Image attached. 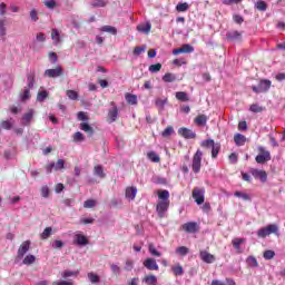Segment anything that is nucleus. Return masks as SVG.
Instances as JSON below:
<instances>
[{
	"label": "nucleus",
	"mask_w": 285,
	"mask_h": 285,
	"mask_svg": "<svg viewBox=\"0 0 285 285\" xmlns=\"http://www.w3.org/2000/svg\"><path fill=\"white\" fill-rule=\"evenodd\" d=\"M234 141L236 146H244L246 144V136L242 134H235Z\"/></svg>",
	"instance_id": "obj_27"
},
{
	"label": "nucleus",
	"mask_w": 285,
	"mask_h": 285,
	"mask_svg": "<svg viewBox=\"0 0 285 285\" xmlns=\"http://www.w3.org/2000/svg\"><path fill=\"white\" fill-rule=\"evenodd\" d=\"M52 285H75V284L70 281H56L52 283Z\"/></svg>",
	"instance_id": "obj_64"
},
{
	"label": "nucleus",
	"mask_w": 285,
	"mask_h": 285,
	"mask_svg": "<svg viewBox=\"0 0 285 285\" xmlns=\"http://www.w3.org/2000/svg\"><path fill=\"white\" fill-rule=\"evenodd\" d=\"M244 242H246V239H244V238H234L232 240V244H233L234 248H236V250H239L242 248V244H244Z\"/></svg>",
	"instance_id": "obj_41"
},
{
	"label": "nucleus",
	"mask_w": 285,
	"mask_h": 285,
	"mask_svg": "<svg viewBox=\"0 0 285 285\" xmlns=\"http://www.w3.org/2000/svg\"><path fill=\"white\" fill-rule=\"evenodd\" d=\"M267 8H268V6L262 0H259L255 3V9L259 10L261 12H266Z\"/></svg>",
	"instance_id": "obj_40"
},
{
	"label": "nucleus",
	"mask_w": 285,
	"mask_h": 285,
	"mask_svg": "<svg viewBox=\"0 0 285 285\" xmlns=\"http://www.w3.org/2000/svg\"><path fill=\"white\" fill-rule=\"evenodd\" d=\"M94 174L100 179L106 178V173H104V167L101 165L95 166Z\"/></svg>",
	"instance_id": "obj_31"
},
{
	"label": "nucleus",
	"mask_w": 285,
	"mask_h": 285,
	"mask_svg": "<svg viewBox=\"0 0 285 285\" xmlns=\"http://www.w3.org/2000/svg\"><path fill=\"white\" fill-rule=\"evenodd\" d=\"M249 173L255 179H259L263 184L268 179V174H266L265 170L252 168Z\"/></svg>",
	"instance_id": "obj_9"
},
{
	"label": "nucleus",
	"mask_w": 285,
	"mask_h": 285,
	"mask_svg": "<svg viewBox=\"0 0 285 285\" xmlns=\"http://www.w3.org/2000/svg\"><path fill=\"white\" fill-rule=\"evenodd\" d=\"M144 52H146V46H141V47H136L134 49V55L136 57H139V55H144Z\"/></svg>",
	"instance_id": "obj_56"
},
{
	"label": "nucleus",
	"mask_w": 285,
	"mask_h": 285,
	"mask_svg": "<svg viewBox=\"0 0 285 285\" xmlns=\"http://www.w3.org/2000/svg\"><path fill=\"white\" fill-rule=\"evenodd\" d=\"M61 75H63V68H61V66H58L55 69L45 70V77H48L49 79H57L58 77H61Z\"/></svg>",
	"instance_id": "obj_10"
},
{
	"label": "nucleus",
	"mask_w": 285,
	"mask_h": 285,
	"mask_svg": "<svg viewBox=\"0 0 285 285\" xmlns=\"http://www.w3.org/2000/svg\"><path fill=\"white\" fill-rule=\"evenodd\" d=\"M234 196L244 199V202H250V196L244 191H236Z\"/></svg>",
	"instance_id": "obj_46"
},
{
	"label": "nucleus",
	"mask_w": 285,
	"mask_h": 285,
	"mask_svg": "<svg viewBox=\"0 0 285 285\" xmlns=\"http://www.w3.org/2000/svg\"><path fill=\"white\" fill-rule=\"evenodd\" d=\"M51 39L55 46H59V43H61V33L59 32L58 29L51 30Z\"/></svg>",
	"instance_id": "obj_22"
},
{
	"label": "nucleus",
	"mask_w": 285,
	"mask_h": 285,
	"mask_svg": "<svg viewBox=\"0 0 285 285\" xmlns=\"http://www.w3.org/2000/svg\"><path fill=\"white\" fill-rule=\"evenodd\" d=\"M72 139L75 144H81V141H86V136H83L81 131H77L76 134H73Z\"/></svg>",
	"instance_id": "obj_36"
},
{
	"label": "nucleus",
	"mask_w": 285,
	"mask_h": 285,
	"mask_svg": "<svg viewBox=\"0 0 285 285\" xmlns=\"http://www.w3.org/2000/svg\"><path fill=\"white\" fill-rule=\"evenodd\" d=\"M176 80L177 76H175V73L167 72L163 76V81H165V83H173V81Z\"/></svg>",
	"instance_id": "obj_32"
},
{
	"label": "nucleus",
	"mask_w": 285,
	"mask_h": 285,
	"mask_svg": "<svg viewBox=\"0 0 285 285\" xmlns=\"http://www.w3.org/2000/svg\"><path fill=\"white\" fill-rule=\"evenodd\" d=\"M168 105V98H156L155 106L158 108L159 112H164L166 110V106Z\"/></svg>",
	"instance_id": "obj_19"
},
{
	"label": "nucleus",
	"mask_w": 285,
	"mask_h": 285,
	"mask_svg": "<svg viewBox=\"0 0 285 285\" xmlns=\"http://www.w3.org/2000/svg\"><path fill=\"white\" fill-rule=\"evenodd\" d=\"M110 268H111V273L114 275H121V267H119V265L117 264H111L110 265Z\"/></svg>",
	"instance_id": "obj_55"
},
{
	"label": "nucleus",
	"mask_w": 285,
	"mask_h": 285,
	"mask_svg": "<svg viewBox=\"0 0 285 285\" xmlns=\"http://www.w3.org/2000/svg\"><path fill=\"white\" fill-rule=\"evenodd\" d=\"M249 110L250 112H263L264 111V108L263 107H259V105H252L249 107Z\"/></svg>",
	"instance_id": "obj_61"
},
{
	"label": "nucleus",
	"mask_w": 285,
	"mask_h": 285,
	"mask_svg": "<svg viewBox=\"0 0 285 285\" xmlns=\"http://www.w3.org/2000/svg\"><path fill=\"white\" fill-rule=\"evenodd\" d=\"M227 41H242V32L237 30L228 31L227 32Z\"/></svg>",
	"instance_id": "obj_20"
},
{
	"label": "nucleus",
	"mask_w": 285,
	"mask_h": 285,
	"mask_svg": "<svg viewBox=\"0 0 285 285\" xmlns=\"http://www.w3.org/2000/svg\"><path fill=\"white\" fill-rule=\"evenodd\" d=\"M35 71H30L27 75V86L23 88V90L19 94V98L22 101H28L30 99V90L35 88Z\"/></svg>",
	"instance_id": "obj_2"
},
{
	"label": "nucleus",
	"mask_w": 285,
	"mask_h": 285,
	"mask_svg": "<svg viewBox=\"0 0 285 285\" xmlns=\"http://www.w3.org/2000/svg\"><path fill=\"white\" fill-rule=\"evenodd\" d=\"M183 230H185V233H197V230H199V225L195 222H188L183 224L181 226Z\"/></svg>",
	"instance_id": "obj_14"
},
{
	"label": "nucleus",
	"mask_w": 285,
	"mask_h": 285,
	"mask_svg": "<svg viewBox=\"0 0 285 285\" xmlns=\"http://www.w3.org/2000/svg\"><path fill=\"white\" fill-rule=\"evenodd\" d=\"M100 30L101 32H109V35H117V28L112 26H104Z\"/></svg>",
	"instance_id": "obj_44"
},
{
	"label": "nucleus",
	"mask_w": 285,
	"mask_h": 285,
	"mask_svg": "<svg viewBox=\"0 0 285 285\" xmlns=\"http://www.w3.org/2000/svg\"><path fill=\"white\" fill-rule=\"evenodd\" d=\"M126 198L129 199V202H132V199H135V197H137V187H128L126 189Z\"/></svg>",
	"instance_id": "obj_23"
},
{
	"label": "nucleus",
	"mask_w": 285,
	"mask_h": 285,
	"mask_svg": "<svg viewBox=\"0 0 285 285\" xmlns=\"http://www.w3.org/2000/svg\"><path fill=\"white\" fill-rule=\"evenodd\" d=\"M150 30H153V24L150 22H144L137 26V31L142 35H150Z\"/></svg>",
	"instance_id": "obj_18"
},
{
	"label": "nucleus",
	"mask_w": 285,
	"mask_h": 285,
	"mask_svg": "<svg viewBox=\"0 0 285 285\" xmlns=\"http://www.w3.org/2000/svg\"><path fill=\"white\" fill-rule=\"evenodd\" d=\"M73 244H77V246H88L89 240L83 234H76L73 236Z\"/></svg>",
	"instance_id": "obj_15"
},
{
	"label": "nucleus",
	"mask_w": 285,
	"mask_h": 285,
	"mask_svg": "<svg viewBox=\"0 0 285 285\" xmlns=\"http://www.w3.org/2000/svg\"><path fill=\"white\" fill-rule=\"evenodd\" d=\"M33 117H35V109H30L28 114H24L22 116V120H21L22 126H30V121H32Z\"/></svg>",
	"instance_id": "obj_21"
},
{
	"label": "nucleus",
	"mask_w": 285,
	"mask_h": 285,
	"mask_svg": "<svg viewBox=\"0 0 285 285\" xmlns=\"http://www.w3.org/2000/svg\"><path fill=\"white\" fill-rule=\"evenodd\" d=\"M95 206H97V200L95 199H87L83 203V208H95Z\"/></svg>",
	"instance_id": "obj_50"
},
{
	"label": "nucleus",
	"mask_w": 285,
	"mask_h": 285,
	"mask_svg": "<svg viewBox=\"0 0 285 285\" xmlns=\"http://www.w3.org/2000/svg\"><path fill=\"white\" fill-rule=\"evenodd\" d=\"M176 253H178V255H183V257H185V255L188 253V247L186 246H180L176 249Z\"/></svg>",
	"instance_id": "obj_63"
},
{
	"label": "nucleus",
	"mask_w": 285,
	"mask_h": 285,
	"mask_svg": "<svg viewBox=\"0 0 285 285\" xmlns=\"http://www.w3.org/2000/svg\"><path fill=\"white\" fill-rule=\"evenodd\" d=\"M108 117L110 119V124L117 121V117H119V109H117V107L110 109L108 112Z\"/></svg>",
	"instance_id": "obj_26"
},
{
	"label": "nucleus",
	"mask_w": 285,
	"mask_h": 285,
	"mask_svg": "<svg viewBox=\"0 0 285 285\" xmlns=\"http://www.w3.org/2000/svg\"><path fill=\"white\" fill-rule=\"evenodd\" d=\"M78 276H79V271H68V269H66L61 273L62 279H68L70 277H78Z\"/></svg>",
	"instance_id": "obj_25"
},
{
	"label": "nucleus",
	"mask_w": 285,
	"mask_h": 285,
	"mask_svg": "<svg viewBox=\"0 0 285 285\" xmlns=\"http://www.w3.org/2000/svg\"><path fill=\"white\" fill-rule=\"evenodd\" d=\"M176 99H178V101H189L190 98H188L186 91H178L176 92Z\"/></svg>",
	"instance_id": "obj_39"
},
{
	"label": "nucleus",
	"mask_w": 285,
	"mask_h": 285,
	"mask_svg": "<svg viewBox=\"0 0 285 285\" xmlns=\"http://www.w3.org/2000/svg\"><path fill=\"white\" fill-rule=\"evenodd\" d=\"M149 253L154 257H161V253L158 252L157 248H155V245H153V244L149 245Z\"/></svg>",
	"instance_id": "obj_51"
},
{
	"label": "nucleus",
	"mask_w": 285,
	"mask_h": 285,
	"mask_svg": "<svg viewBox=\"0 0 285 285\" xmlns=\"http://www.w3.org/2000/svg\"><path fill=\"white\" fill-rule=\"evenodd\" d=\"M28 250H30V240H24L18 249L17 258L23 259V257L26 256V253H28Z\"/></svg>",
	"instance_id": "obj_12"
},
{
	"label": "nucleus",
	"mask_w": 285,
	"mask_h": 285,
	"mask_svg": "<svg viewBox=\"0 0 285 285\" xmlns=\"http://www.w3.org/2000/svg\"><path fill=\"white\" fill-rule=\"evenodd\" d=\"M202 148H212V157L213 159H217V155H219V150H222V145L215 142L213 139L202 140Z\"/></svg>",
	"instance_id": "obj_3"
},
{
	"label": "nucleus",
	"mask_w": 285,
	"mask_h": 285,
	"mask_svg": "<svg viewBox=\"0 0 285 285\" xmlns=\"http://www.w3.org/2000/svg\"><path fill=\"white\" fill-rule=\"evenodd\" d=\"M87 277L90 284H99V282H101V277H99V275L95 274L94 272L88 273Z\"/></svg>",
	"instance_id": "obj_29"
},
{
	"label": "nucleus",
	"mask_w": 285,
	"mask_h": 285,
	"mask_svg": "<svg viewBox=\"0 0 285 285\" xmlns=\"http://www.w3.org/2000/svg\"><path fill=\"white\" fill-rule=\"evenodd\" d=\"M158 199L156 212L158 217L164 219L166 213H168V208H170V191L166 189L158 191Z\"/></svg>",
	"instance_id": "obj_1"
},
{
	"label": "nucleus",
	"mask_w": 285,
	"mask_h": 285,
	"mask_svg": "<svg viewBox=\"0 0 285 285\" xmlns=\"http://www.w3.org/2000/svg\"><path fill=\"white\" fill-rule=\"evenodd\" d=\"M45 6L48 10H55L57 8V1L55 0H45Z\"/></svg>",
	"instance_id": "obj_49"
},
{
	"label": "nucleus",
	"mask_w": 285,
	"mask_h": 285,
	"mask_svg": "<svg viewBox=\"0 0 285 285\" xmlns=\"http://www.w3.org/2000/svg\"><path fill=\"white\" fill-rule=\"evenodd\" d=\"M272 83L273 82H271V80L263 79V80L259 81L258 86H252V90L256 95H259L262 92H268V90H271Z\"/></svg>",
	"instance_id": "obj_5"
},
{
	"label": "nucleus",
	"mask_w": 285,
	"mask_h": 285,
	"mask_svg": "<svg viewBox=\"0 0 285 285\" xmlns=\"http://www.w3.org/2000/svg\"><path fill=\"white\" fill-rule=\"evenodd\" d=\"M199 256H200V259L205 262V264H213L215 262V255L206 250H202Z\"/></svg>",
	"instance_id": "obj_17"
},
{
	"label": "nucleus",
	"mask_w": 285,
	"mask_h": 285,
	"mask_svg": "<svg viewBox=\"0 0 285 285\" xmlns=\"http://www.w3.org/2000/svg\"><path fill=\"white\" fill-rule=\"evenodd\" d=\"M31 21L37 22L39 21V12L36 9H32L29 13Z\"/></svg>",
	"instance_id": "obj_59"
},
{
	"label": "nucleus",
	"mask_w": 285,
	"mask_h": 285,
	"mask_svg": "<svg viewBox=\"0 0 285 285\" xmlns=\"http://www.w3.org/2000/svg\"><path fill=\"white\" fill-rule=\"evenodd\" d=\"M52 168L53 170H63V168H66V160L58 159L57 163L51 161L49 165L46 166L47 173L48 174L52 173Z\"/></svg>",
	"instance_id": "obj_8"
},
{
	"label": "nucleus",
	"mask_w": 285,
	"mask_h": 285,
	"mask_svg": "<svg viewBox=\"0 0 285 285\" xmlns=\"http://www.w3.org/2000/svg\"><path fill=\"white\" fill-rule=\"evenodd\" d=\"M147 157L150 161H154V164H159V155H157V153L155 151H149L147 154Z\"/></svg>",
	"instance_id": "obj_45"
},
{
	"label": "nucleus",
	"mask_w": 285,
	"mask_h": 285,
	"mask_svg": "<svg viewBox=\"0 0 285 285\" xmlns=\"http://www.w3.org/2000/svg\"><path fill=\"white\" fill-rule=\"evenodd\" d=\"M1 128H3L4 130H10L12 128V121L10 120H3L1 122Z\"/></svg>",
	"instance_id": "obj_62"
},
{
	"label": "nucleus",
	"mask_w": 285,
	"mask_h": 285,
	"mask_svg": "<svg viewBox=\"0 0 285 285\" xmlns=\"http://www.w3.org/2000/svg\"><path fill=\"white\" fill-rule=\"evenodd\" d=\"M262 154L256 156L257 164H266V161H271V151H264V147H259Z\"/></svg>",
	"instance_id": "obj_11"
},
{
	"label": "nucleus",
	"mask_w": 285,
	"mask_h": 285,
	"mask_svg": "<svg viewBox=\"0 0 285 285\" xmlns=\"http://www.w3.org/2000/svg\"><path fill=\"white\" fill-rule=\"evenodd\" d=\"M40 193L41 197H43L45 199H48L50 197V188H48L47 185L41 187Z\"/></svg>",
	"instance_id": "obj_47"
},
{
	"label": "nucleus",
	"mask_w": 285,
	"mask_h": 285,
	"mask_svg": "<svg viewBox=\"0 0 285 285\" xmlns=\"http://www.w3.org/2000/svg\"><path fill=\"white\" fill-rule=\"evenodd\" d=\"M277 233H279V227L276 224H271L267 227L258 229L257 236L264 239L268 237V235H277Z\"/></svg>",
	"instance_id": "obj_4"
},
{
	"label": "nucleus",
	"mask_w": 285,
	"mask_h": 285,
	"mask_svg": "<svg viewBox=\"0 0 285 285\" xmlns=\"http://www.w3.org/2000/svg\"><path fill=\"white\" fill-rule=\"evenodd\" d=\"M125 99H126L127 104H129L130 106H137V96L136 95L127 94L125 96Z\"/></svg>",
	"instance_id": "obj_35"
},
{
	"label": "nucleus",
	"mask_w": 285,
	"mask_h": 285,
	"mask_svg": "<svg viewBox=\"0 0 285 285\" xmlns=\"http://www.w3.org/2000/svg\"><path fill=\"white\" fill-rule=\"evenodd\" d=\"M189 9H190V6L187 2L178 3L176 6L177 12H188Z\"/></svg>",
	"instance_id": "obj_37"
},
{
	"label": "nucleus",
	"mask_w": 285,
	"mask_h": 285,
	"mask_svg": "<svg viewBox=\"0 0 285 285\" xmlns=\"http://www.w3.org/2000/svg\"><path fill=\"white\" fill-rule=\"evenodd\" d=\"M202 157H204V153L200 149H197L193 157V163H191V170L197 175L199 170H202Z\"/></svg>",
	"instance_id": "obj_6"
},
{
	"label": "nucleus",
	"mask_w": 285,
	"mask_h": 285,
	"mask_svg": "<svg viewBox=\"0 0 285 285\" xmlns=\"http://www.w3.org/2000/svg\"><path fill=\"white\" fill-rule=\"evenodd\" d=\"M33 262H37V257H35L32 254H29L24 257L22 264H24V266H30Z\"/></svg>",
	"instance_id": "obj_38"
},
{
	"label": "nucleus",
	"mask_w": 285,
	"mask_h": 285,
	"mask_svg": "<svg viewBox=\"0 0 285 285\" xmlns=\"http://www.w3.org/2000/svg\"><path fill=\"white\" fill-rule=\"evenodd\" d=\"M161 70V63L150 65L149 66V72L155 73L159 72Z\"/></svg>",
	"instance_id": "obj_57"
},
{
	"label": "nucleus",
	"mask_w": 285,
	"mask_h": 285,
	"mask_svg": "<svg viewBox=\"0 0 285 285\" xmlns=\"http://www.w3.org/2000/svg\"><path fill=\"white\" fill-rule=\"evenodd\" d=\"M80 130H83V132H87L89 137H92L95 135V129L88 122H81L80 124Z\"/></svg>",
	"instance_id": "obj_24"
},
{
	"label": "nucleus",
	"mask_w": 285,
	"mask_h": 285,
	"mask_svg": "<svg viewBox=\"0 0 285 285\" xmlns=\"http://www.w3.org/2000/svg\"><path fill=\"white\" fill-rule=\"evenodd\" d=\"M173 132H175V129H173V127H167L163 132L161 136L163 137H170V135H173Z\"/></svg>",
	"instance_id": "obj_60"
},
{
	"label": "nucleus",
	"mask_w": 285,
	"mask_h": 285,
	"mask_svg": "<svg viewBox=\"0 0 285 285\" xmlns=\"http://www.w3.org/2000/svg\"><path fill=\"white\" fill-rule=\"evenodd\" d=\"M207 121L208 117H206V115H199L195 118V124H197V126H206Z\"/></svg>",
	"instance_id": "obj_34"
},
{
	"label": "nucleus",
	"mask_w": 285,
	"mask_h": 285,
	"mask_svg": "<svg viewBox=\"0 0 285 285\" xmlns=\"http://www.w3.org/2000/svg\"><path fill=\"white\" fill-rule=\"evenodd\" d=\"M246 264L249 266V268H257L259 266V263L257 262V258L255 256H248L246 258Z\"/></svg>",
	"instance_id": "obj_28"
},
{
	"label": "nucleus",
	"mask_w": 285,
	"mask_h": 285,
	"mask_svg": "<svg viewBox=\"0 0 285 285\" xmlns=\"http://www.w3.org/2000/svg\"><path fill=\"white\" fill-rule=\"evenodd\" d=\"M46 99H48V91L47 90L39 91L37 95V101L41 104L46 101Z\"/></svg>",
	"instance_id": "obj_43"
},
{
	"label": "nucleus",
	"mask_w": 285,
	"mask_h": 285,
	"mask_svg": "<svg viewBox=\"0 0 285 285\" xmlns=\"http://www.w3.org/2000/svg\"><path fill=\"white\" fill-rule=\"evenodd\" d=\"M263 257L264 259H273V257H275V252L267 249L264 252Z\"/></svg>",
	"instance_id": "obj_58"
},
{
	"label": "nucleus",
	"mask_w": 285,
	"mask_h": 285,
	"mask_svg": "<svg viewBox=\"0 0 285 285\" xmlns=\"http://www.w3.org/2000/svg\"><path fill=\"white\" fill-rule=\"evenodd\" d=\"M50 235H52V227H47L45 228V230L41 234V238L42 239H48V237H50Z\"/></svg>",
	"instance_id": "obj_54"
},
{
	"label": "nucleus",
	"mask_w": 285,
	"mask_h": 285,
	"mask_svg": "<svg viewBox=\"0 0 285 285\" xmlns=\"http://www.w3.org/2000/svg\"><path fill=\"white\" fill-rule=\"evenodd\" d=\"M144 282H145V284H148V285H157V276H155V275L146 276L144 278Z\"/></svg>",
	"instance_id": "obj_42"
},
{
	"label": "nucleus",
	"mask_w": 285,
	"mask_h": 285,
	"mask_svg": "<svg viewBox=\"0 0 285 285\" xmlns=\"http://www.w3.org/2000/svg\"><path fill=\"white\" fill-rule=\"evenodd\" d=\"M67 97H69L72 101H77L79 99V94L75 90H67Z\"/></svg>",
	"instance_id": "obj_52"
},
{
	"label": "nucleus",
	"mask_w": 285,
	"mask_h": 285,
	"mask_svg": "<svg viewBox=\"0 0 285 285\" xmlns=\"http://www.w3.org/2000/svg\"><path fill=\"white\" fill-rule=\"evenodd\" d=\"M183 52H185V55H190L191 52H195V47H193L191 45L185 43L183 45Z\"/></svg>",
	"instance_id": "obj_48"
},
{
	"label": "nucleus",
	"mask_w": 285,
	"mask_h": 285,
	"mask_svg": "<svg viewBox=\"0 0 285 285\" xmlns=\"http://www.w3.org/2000/svg\"><path fill=\"white\" fill-rule=\"evenodd\" d=\"M206 194L205 189H202L199 187H195L191 194L193 199H195L196 204L198 206H202V204H204V195Z\"/></svg>",
	"instance_id": "obj_7"
},
{
	"label": "nucleus",
	"mask_w": 285,
	"mask_h": 285,
	"mask_svg": "<svg viewBox=\"0 0 285 285\" xmlns=\"http://www.w3.org/2000/svg\"><path fill=\"white\" fill-rule=\"evenodd\" d=\"M37 41L38 43H43L46 41V33L43 32H39L36 36V41L32 42L31 48L35 50L36 46H37Z\"/></svg>",
	"instance_id": "obj_30"
},
{
	"label": "nucleus",
	"mask_w": 285,
	"mask_h": 285,
	"mask_svg": "<svg viewBox=\"0 0 285 285\" xmlns=\"http://www.w3.org/2000/svg\"><path fill=\"white\" fill-rule=\"evenodd\" d=\"M144 266L148 271H159V265L157 264V261H155V258L145 259Z\"/></svg>",
	"instance_id": "obj_16"
},
{
	"label": "nucleus",
	"mask_w": 285,
	"mask_h": 285,
	"mask_svg": "<svg viewBox=\"0 0 285 285\" xmlns=\"http://www.w3.org/2000/svg\"><path fill=\"white\" fill-rule=\"evenodd\" d=\"M174 275L176 276H180V275H184V267H181V265H178V266H174L171 268Z\"/></svg>",
	"instance_id": "obj_53"
},
{
	"label": "nucleus",
	"mask_w": 285,
	"mask_h": 285,
	"mask_svg": "<svg viewBox=\"0 0 285 285\" xmlns=\"http://www.w3.org/2000/svg\"><path fill=\"white\" fill-rule=\"evenodd\" d=\"M178 135H180V137H184V139H195V137H197V134H195V131H193L186 127L179 128Z\"/></svg>",
	"instance_id": "obj_13"
},
{
	"label": "nucleus",
	"mask_w": 285,
	"mask_h": 285,
	"mask_svg": "<svg viewBox=\"0 0 285 285\" xmlns=\"http://www.w3.org/2000/svg\"><path fill=\"white\" fill-rule=\"evenodd\" d=\"M90 6L92 8H106V6H108V0H94Z\"/></svg>",
	"instance_id": "obj_33"
}]
</instances>
